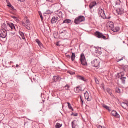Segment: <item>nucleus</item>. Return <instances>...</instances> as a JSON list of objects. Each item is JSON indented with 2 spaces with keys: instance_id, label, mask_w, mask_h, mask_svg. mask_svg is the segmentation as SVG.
<instances>
[{
  "instance_id": "25",
  "label": "nucleus",
  "mask_w": 128,
  "mask_h": 128,
  "mask_svg": "<svg viewBox=\"0 0 128 128\" xmlns=\"http://www.w3.org/2000/svg\"><path fill=\"white\" fill-rule=\"evenodd\" d=\"M56 14L60 18H62V12L60 11H58Z\"/></svg>"
},
{
  "instance_id": "6",
  "label": "nucleus",
  "mask_w": 128,
  "mask_h": 128,
  "mask_svg": "<svg viewBox=\"0 0 128 128\" xmlns=\"http://www.w3.org/2000/svg\"><path fill=\"white\" fill-rule=\"evenodd\" d=\"M96 36L99 38H102L104 40L106 39V37L105 36L103 35L102 33H100L98 31H96L95 33Z\"/></svg>"
},
{
  "instance_id": "28",
  "label": "nucleus",
  "mask_w": 128,
  "mask_h": 128,
  "mask_svg": "<svg viewBox=\"0 0 128 128\" xmlns=\"http://www.w3.org/2000/svg\"><path fill=\"white\" fill-rule=\"evenodd\" d=\"M77 77L78 79L80 80H82L85 81L84 78V77L78 75L77 76Z\"/></svg>"
},
{
  "instance_id": "37",
  "label": "nucleus",
  "mask_w": 128,
  "mask_h": 128,
  "mask_svg": "<svg viewBox=\"0 0 128 128\" xmlns=\"http://www.w3.org/2000/svg\"><path fill=\"white\" fill-rule=\"evenodd\" d=\"M120 0H117V1H116V4H120Z\"/></svg>"
},
{
  "instance_id": "46",
  "label": "nucleus",
  "mask_w": 128,
  "mask_h": 128,
  "mask_svg": "<svg viewBox=\"0 0 128 128\" xmlns=\"http://www.w3.org/2000/svg\"><path fill=\"white\" fill-rule=\"evenodd\" d=\"M66 56L68 58H70V55H67Z\"/></svg>"
},
{
  "instance_id": "39",
  "label": "nucleus",
  "mask_w": 128,
  "mask_h": 128,
  "mask_svg": "<svg viewBox=\"0 0 128 128\" xmlns=\"http://www.w3.org/2000/svg\"><path fill=\"white\" fill-rule=\"evenodd\" d=\"M26 23L28 25H30V22L28 20H26Z\"/></svg>"
},
{
  "instance_id": "38",
  "label": "nucleus",
  "mask_w": 128,
  "mask_h": 128,
  "mask_svg": "<svg viewBox=\"0 0 128 128\" xmlns=\"http://www.w3.org/2000/svg\"><path fill=\"white\" fill-rule=\"evenodd\" d=\"M95 80L96 81V84H99V82L98 80L96 78H95Z\"/></svg>"
},
{
  "instance_id": "34",
  "label": "nucleus",
  "mask_w": 128,
  "mask_h": 128,
  "mask_svg": "<svg viewBox=\"0 0 128 128\" xmlns=\"http://www.w3.org/2000/svg\"><path fill=\"white\" fill-rule=\"evenodd\" d=\"M71 116H77L78 115V114L77 113H74L72 112L71 114Z\"/></svg>"
},
{
  "instance_id": "54",
  "label": "nucleus",
  "mask_w": 128,
  "mask_h": 128,
  "mask_svg": "<svg viewBox=\"0 0 128 128\" xmlns=\"http://www.w3.org/2000/svg\"><path fill=\"white\" fill-rule=\"evenodd\" d=\"M56 45L58 46V44H56Z\"/></svg>"
},
{
  "instance_id": "7",
  "label": "nucleus",
  "mask_w": 128,
  "mask_h": 128,
  "mask_svg": "<svg viewBox=\"0 0 128 128\" xmlns=\"http://www.w3.org/2000/svg\"><path fill=\"white\" fill-rule=\"evenodd\" d=\"M7 30H0V37L2 38H5L6 36Z\"/></svg>"
},
{
  "instance_id": "33",
  "label": "nucleus",
  "mask_w": 128,
  "mask_h": 128,
  "mask_svg": "<svg viewBox=\"0 0 128 128\" xmlns=\"http://www.w3.org/2000/svg\"><path fill=\"white\" fill-rule=\"evenodd\" d=\"M70 87V86L68 85V84H66L65 86H64V88L66 90H69V88Z\"/></svg>"
},
{
  "instance_id": "32",
  "label": "nucleus",
  "mask_w": 128,
  "mask_h": 128,
  "mask_svg": "<svg viewBox=\"0 0 128 128\" xmlns=\"http://www.w3.org/2000/svg\"><path fill=\"white\" fill-rule=\"evenodd\" d=\"M67 104H68V108L69 109H72L73 108H72V106H71V104L70 103L68 102H67Z\"/></svg>"
},
{
  "instance_id": "55",
  "label": "nucleus",
  "mask_w": 128,
  "mask_h": 128,
  "mask_svg": "<svg viewBox=\"0 0 128 128\" xmlns=\"http://www.w3.org/2000/svg\"><path fill=\"white\" fill-rule=\"evenodd\" d=\"M104 128H106L105 127H104Z\"/></svg>"
},
{
  "instance_id": "16",
  "label": "nucleus",
  "mask_w": 128,
  "mask_h": 128,
  "mask_svg": "<svg viewBox=\"0 0 128 128\" xmlns=\"http://www.w3.org/2000/svg\"><path fill=\"white\" fill-rule=\"evenodd\" d=\"M116 11L118 14H121L124 13L123 10L122 8H118Z\"/></svg>"
},
{
  "instance_id": "51",
  "label": "nucleus",
  "mask_w": 128,
  "mask_h": 128,
  "mask_svg": "<svg viewBox=\"0 0 128 128\" xmlns=\"http://www.w3.org/2000/svg\"><path fill=\"white\" fill-rule=\"evenodd\" d=\"M70 109L72 110V111H74V110L73 109V108H72V109Z\"/></svg>"
},
{
  "instance_id": "30",
  "label": "nucleus",
  "mask_w": 128,
  "mask_h": 128,
  "mask_svg": "<svg viewBox=\"0 0 128 128\" xmlns=\"http://www.w3.org/2000/svg\"><path fill=\"white\" fill-rule=\"evenodd\" d=\"M62 126V124H60L57 123L56 125V128H60Z\"/></svg>"
},
{
  "instance_id": "21",
  "label": "nucleus",
  "mask_w": 128,
  "mask_h": 128,
  "mask_svg": "<svg viewBox=\"0 0 128 128\" xmlns=\"http://www.w3.org/2000/svg\"><path fill=\"white\" fill-rule=\"evenodd\" d=\"M76 121L74 120L72 122V128H77L78 126L76 123Z\"/></svg>"
},
{
  "instance_id": "15",
  "label": "nucleus",
  "mask_w": 128,
  "mask_h": 128,
  "mask_svg": "<svg viewBox=\"0 0 128 128\" xmlns=\"http://www.w3.org/2000/svg\"><path fill=\"white\" fill-rule=\"evenodd\" d=\"M111 114L112 116H114L115 117L117 118H119L120 117V116L116 111L112 110L111 112Z\"/></svg>"
},
{
  "instance_id": "4",
  "label": "nucleus",
  "mask_w": 128,
  "mask_h": 128,
  "mask_svg": "<svg viewBox=\"0 0 128 128\" xmlns=\"http://www.w3.org/2000/svg\"><path fill=\"white\" fill-rule=\"evenodd\" d=\"M80 61L81 62V64L84 66H86L87 65V62H86L85 56L83 54H82L80 55Z\"/></svg>"
},
{
  "instance_id": "11",
  "label": "nucleus",
  "mask_w": 128,
  "mask_h": 128,
  "mask_svg": "<svg viewBox=\"0 0 128 128\" xmlns=\"http://www.w3.org/2000/svg\"><path fill=\"white\" fill-rule=\"evenodd\" d=\"M59 21V19L58 17H53L51 20V23L52 24L55 23Z\"/></svg>"
},
{
  "instance_id": "53",
  "label": "nucleus",
  "mask_w": 128,
  "mask_h": 128,
  "mask_svg": "<svg viewBox=\"0 0 128 128\" xmlns=\"http://www.w3.org/2000/svg\"><path fill=\"white\" fill-rule=\"evenodd\" d=\"M12 63V62H10V64H11V63Z\"/></svg>"
},
{
  "instance_id": "17",
  "label": "nucleus",
  "mask_w": 128,
  "mask_h": 128,
  "mask_svg": "<svg viewBox=\"0 0 128 128\" xmlns=\"http://www.w3.org/2000/svg\"><path fill=\"white\" fill-rule=\"evenodd\" d=\"M66 32V31L64 30H63L62 29H60L59 31V34L60 36H64Z\"/></svg>"
},
{
  "instance_id": "20",
  "label": "nucleus",
  "mask_w": 128,
  "mask_h": 128,
  "mask_svg": "<svg viewBox=\"0 0 128 128\" xmlns=\"http://www.w3.org/2000/svg\"><path fill=\"white\" fill-rule=\"evenodd\" d=\"M36 42L38 43V45L39 46H40V48L42 49L43 48V45L39 40L38 39H36Z\"/></svg>"
},
{
  "instance_id": "1",
  "label": "nucleus",
  "mask_w": 128,
  "mask_h": 128,
  "mask_svg": "<svg viewBox=\"0 0 128 128\" xmlns=\"http://www.w3.org/2000/svg\"><path fill=\"white\" fill-rule=\"evenodd\" d=\"M85 20V17L84 16H80L76 18L74 20V23L76 24H78Z\"/></svg>"
},
{
  "instance_id": "42",
  "label": "nucleus",
  "mask_w": 128,
  "mask_h": 128,
  "mask_svg": "<svg viewBox=\"0 0 128 128\" xmlns=\"http://www.w3.org/2000/svg\"><path fill=\"white\" fill-rule=\"evenodd\" d=\"M11 17L12 18L14 19H16V20H17V19H18V18H16V17L15 16H11Z\"/></svg>"
},
{
  "instance_id": "47",
  "label": "nucleus",
  "mask_w": 128,
  "mask_h": 128,
  "mask_svg": "<svg viewBox=\"0 0 128 128\" xmlns=\"http://www.w3.org/2000/svg\"><path fill=\"white\" fill-rule=\"evenodd\" d=\"M22 25L23 26H26V24H25V23L24 22H23L22 23Z\"/></svg>"
},
{
  "instance_id": "41",
  "label": "nucleus",
  "mask_w": 128,
  "mask_h": 128,
  "mask_svg": "<svg viewBox=\"0 0 128 128\" xmlns=\"http://www.w3.org/2000/svg\"><path fill=\"white\" fill-rule=\"evenodd\" d=\"M96 53H98L99 54H101L102 52H99L98 51H96Z\"/></svg>"
},
{
  "instance_id": "31",
  "label": "nucleus",
  "mask_w": 128,
  "mask_h": 128,
  "mask_svg": "<svg viewBox=\"0 0 128 128\" xmlns=\"http://www.w3.org/2000/svg\"><path fill=\"white\" fill-rule=\"evenodd\" d=\"M115 91L117 93H120V89L118 87H117L115 89Z\"/></svg>"
},
{
  "instance_id": "44",
  "label": "nucleus",
  "mask_w": 128,
  "mask_h": 128,
  "mask_svg": "<svg viewBox=\"0 0 128 128\" xmlns=\"http://www.w3.org/2000/svg\"><path fill=\"white\" fill-rule=\"evenodd\" d=\"M105 18H106V19H110V16H108V17H106H106H105Z\"/></svg>"
},
{
  "instance_id": "43",
  "label": "nucleus",
  "mask_w": 128,
  "mask_h": 128,
  "mask_svg": "<svg viewBox=\"0 0 128 128\" xmlns=\"http://www.w3.org/2000/svg\"><path fill=\"white\" fill-rule=\"evenodd\" d=\"M25 27H26L28 30H30V27H28L27 25H26V26H25Z\"/></svg>"
},
{
  "instance_id": "9",
  "label": "nucleus",
  "mask_w": 128,
  "mask_h": 128,
  "mask_svg": "<svg viewBox=\"0 0 128 128\" xmlns=\"http://www.w3.org/2000/svg\"><path fill=\"white\" fill-rule=\"evenodd\" d=\"M7 26L8 27V28H10V30H15L16 31L14 25V24L11 22L8 23H7Z\"/></svg>"
},
{
  "instance_id": "56",
  "label": "nucleus",
  "mask_w": 128,
  "mask_h": 128,
  "mask_svg": "<svg viewBox=\"0 0 128 128\" xmlns=\"http://www.w3.org/2000/svg\"><path fill=\"white\" fill-rule=\"evenodd\" d=\"M123 43H124V41H123Z\"/></svg>"
},
{
  "instance_id": "23",
  "label": "nucleus",
  "mask_w": 128,
  "mask_h": 128,
  "mask_svg": "<svg viewBox=\"0 0 128 128\" xmlns=\"http://www.w3.org/2000/svg\"><path fill=\"white\" fill-rule=\"evenodd\" d=\"M106 91H107V92L109 93L111 96L113 97L114 96L113 94L111 92V90H110L109 88H107L106 89Z\"/></svg>"
},
{
  "instance_id": "3",
  "label": "nucleus",
  "mask_w": 128,
  "mask_h": 128,
  "mask_svg": "<svg viewBox=\"0 0 128 128\" xmlns=\"http://www.w3.org/2000/svg\"><path fill=\"white\" fill-rule=\"evenodd\" d=\"M119 75L118 76L120 80L121 81L122 83L125 84V80L126 79V75H125L124 73L123 72H121L120 73L118 74V75Z\"/></svg>"
},
{
  "instance_id": "13",
  "label": "nucleus",
  "mask_w": 128,
  "mask_h": 128,
  "mask_svg": "<svg viewBox=\"0 0 128 128\" xmlns=\"http://www.w3.org/2000/svg\"><path fill=\"white\" fill-rule=\"evenodd\" d=\"M6 3L8 4L7 6H8L10 8V10L15 12L16 11V10L14 8V7L12 5V4L10 3V2L8 0H6Z\"/></svg>"
},
{
  "instance_id": "36",
  "label": "nucleus",
  "mask_w": 128,
  "mask_h": 128,
  "mask_svg": "<svg viewBox=\"0 0 128 128\" xmlns=\"http://www.w3.org/2000/svg\"><path fill=\"white\" fill-rule=\"evenodd\" d=\"M51 13V11L50 10H48L46 11V14H49Z\"/></svg>"
},
{
  "instance_id": "10",
  "label": "nucleus",
  "mask_w": 128,
  "mask_h": 128,
  "mask_svg": "<svg viewBox=\"0 0 128 128\" xmlns=\"http://www.w3.org/2000/svg\"><path fill=\"white\" fill-rule=\"evenodd\" d=\"M98 5V2L95 1H93L90 4L89 7L90 9H92L94 6Z\"/></svg>"
},
{
  "instance_id": "12",
  "label": "nucleus",
  "mask_w": 128,
  "mask_h": 128,
  "mask_svg": "<svg viewBox=\"0 0 128 128\" xmlns=\"http://www.w3.org/2000/svg\"><path fill=\"white\" fill-rule=\"evenodd\" d=\"M113 26L112 24H111V26H109V27L111 28H112V31L114 32H118L120 29L119 27H116L114 28H113Z\"/></svg>"
},
{
  "instance_id": "52",
  "label": "nucleus",
  "mask_w": 128,
  "mask_h": 128,
  "mask_svg": "<svg viewBox=\"0 0 128 128\" xmlns=\"http://www.w3.org/2000/svg\"><path fill=\"white\" fill-rule=\"evenodd\" d=\"M12 34H13V35H14L15 34V32H14L13 33H12Z\"/></svg>"
},
{
  "instance_id": "8",
  "label": "nucleus",
  "mask_w": 128,
  "mask_h": 128,
  "mask_svg": "<svg viewBox=\"0 0 128 128\" xmlns=\"http://www.w3.org/2000/svg\"><path fill=\"white\" fill-rule=\"evenodd\" d=\"M122 108L125 109H128V101H126L124 102H122L120 104Z\"/></svg>"
},
{
  "instance_id": "49",
  "label": "nucleus",
  "mask_w": 128,
  "mask_h": 128,
  "mask_svg": "<svg viewBox=\"0 0 128 128\" xmlns=\"http://www.w3.org/2000/svg\"><path fill=\"white\" fill-rule=\"evenodd\" d=\"M80 99H81V101H82V104H83V100H82V99L81 98V97L80 96Z\"/></svg>"
},
{
  "instance_id": "40",
  "label": "nucleus",
  "mask_w": 128,
  "mask_h": 128,
  "mask_svg": "<svg viewBox=\"0 0 128 128\" xmlns=\"http://www.w3.org/2000/svg\"><path fill=\"white\" fill-rule=\"evenodd\" d=\"M39 14H40V17L41 20H43V17H42V14L41 13H40Z\"/></svg>"
},
{
  "instance_id": "27",
  "label": "nucleus",
  "mask_w": 128,
  "mask_h": 128,
  "mask_svg": "<svg viewBox=\"0 0 128 128\" xmlns=\"http://www.w3.org/2000/svg\"><path fill=\"white\" fill-rule=\"evenodd\" d=\"M18 33L20 35V36H21L22 38V39H24L25 38V37L24 36V33H23L22 32H21L19 30L18 32Z\"/></svg>"
},
{
  "instance_id": "45",
  "label": "nucleus",
  "mask_w": 128,
  "mask_h": 128,
  "mask_svg": "<svg viewBox=\"0 0 128 128\" xmlns=\"http://www.w3.org/2000/svg\"><path fill=\"white\" fill-rule=\"evenodd\" d=\"M98 128H102V126L100 125H98Z\"/></svg>"
},
{
  "instance_id": "19",
  "label": "nucleus",
  "mask_w": 128,
  "mask_h": 128,
  "mask_svg": "<svg viewBox=\"0 0 128 128\" xmlns=\"http://www.w3.org/2000/svg\"><path fill=\"white\" fill-rule=\"evenodd\" d=\"M2 28L3 30H4L9 31L10 30V28H8V27L7 26V25H6L5 24L3 23L2 24Z\"/></svg>"
},
{
  "instance_id": "14",
  "label": "nucleus",
  "mask_w": 128,
  "mask_h": 128,
  "mask_svg": "<svg viewBox=\"0 0 128 128\" xmlns=\"http://www.w3.org/2000/svg\"><path fill=\"white\" fill-rule=\"evenodd\" d=\"M61 78L58 76H53V80L54 81L56 82H59L61 80Z\"/></svg>"
},
{
  "instance_id": "29",
  "label": "nucleus",
  "mask_w": 128,
  "mask_h": 128,
  "mask_svg": "<svg viewBox=\"0 0 128 128\" xmlns=\"http://www.w3.org/2000/svg\"><path fill=\"white\" fill-rule=\"evenodd\" d=\"M103 107H104V108H105L106 109L108 110V111L110 112V108L108 106H107L104 105L103 106Z\"/></svg>"
},
{
  "instance_id": "50",
  "label": "nucleus",
  "mask_w": 128,
  "mask_h": 128,
  "mask_svg": "<svg viewBox=\"0 0 128 128\" xmlns=\"http://www.w3.org/2000/svg\"><path fill=\"white\" fill-rule=\"evenodd\" d=\"M18 66L19 65L18 64H16V67L17 68H18Z\"/></svg>"
},
{
  "instance_id": "26",
  "label": "nucleus",
  "mask_w": 128,
  "mask_h": 128,
  "mask_svg": "<svg viewBox=\"0 0 128 128\" xmlns=\"http://www.w3.org/2000/svg\"><path fill=\"white\" fill-rule=\"evenodd\" d=\"M75 57V54L74 53L72 52V55L71 56V59L72 61H74Z\"/></svg>"
},
{
  "instance_id": "5",
  "label": "nucleus",
  "mask_w": 128,
  "mask_h": 128,
  "mask_svg": "<svg viewBox=\"0 0 128 128\" xmlns=\"http://www.w3.org/2000/svg\"><path fill=\"white\" fill-rule=\"evenodd\" d=\"M98 13L99 16L101 17V18H104L106 17L105 14L104 12V10L100 8L98 9Z\"/></svg>"
},
{
  "instance_id": "48",
  "label": "nucleus",
  "mask_w": 128,
  "mask_h": 128,
  "mask_svg": "<svg viewBox=\"0 0 128 128\" xmlns=\"http://www.w3.org/2000/svg\"><path fill=\"white\" fill-rule=\"evenodd\" d=\"M18 0L20 2H23L25 0Z\"/></svg>"
},
{
  "instance_id": "18",
  "label": "nucleus",
  "mask_w": 128,
  "mask_h": 128,
  "mask_svg": "<svg viewBox=\"0 0 128 128\" xmlns=\"http://www.w3.org/2000/svg\"><path fill=\"white\" fill-rule=\"evenodd\" d=\"M84 95L85 98L87 99L88 101H90L91 100V98H89V96L88 95V93L87 91H86V92L84 93Z\"/></svg>"
},
{
  "instance_id": "57",
  "label": "nucleus",
  "mask_w": 128,
  "mask_h": 128,
  "mask_svg": "<svg viewBox=\"0 0 128 128\" xmlns=\"http://www.w3.org/2000/svg\"><path fill=\"white\" fill-rule=\"evenodd\" d=\"M0 122H1V121H0Z\"/></svg>"
},
{
  "instance_id": "22",
  "label": "nucleus",
  "mask_w": 128,
  "mask_h": 128,
  "mask_svg": "<svg viewBox=\"0 0 128 128\" xmlns=\"http://www.w3.org/2000/svg\"><path fill=\"white\" fill-rule=\"evenodd\" d=\"M75 91L76 93H78L82 91V88L81 87L78 86L74 88Z\"/></svg>"
},
{
  "instance_id": "35",
  "label": "nucleus",
  "mask_w": 128,
  "mask_h": 128,
  "mask_svg": "<svg viewBox=\"0 0 128 128\" xmlns=\"http://www.w3.org/2000/svg\"><path fill=\"white\" fill-rule=\"evenodd\" d=\"M125 58H124V56L123 57H122L120 59H117V62H119V61H120L122 60L123 59H125Z\"/></svg>"
},
{
  "instance_id": "2",
  "label": "nucleus",
  "mask_w": 128,
  "mask_h": 128,
  "mask_svg": "<svg viewBox=\"0 0 128 128\" xmlns=\"http://www.w3.org/2000/svg\"><path fill=\"white\" fill-rule=\"evenodd\" d=\"M100 60L99 58L96 59L91 62V64L92 66L98 68L100 67Z\"/></svg>"
},
{
  "instance_id": "24",
  "label": "nucleus",
  "mask_w": 128,
  "mask_h": 128,
  "mask_svg": "<svg viewBox=\"0 0 128 128\" xmlns=\"http://www.w3.org/2000/svg\"><path fill=\"white\" fill-rule=\"evenodd\" d=\"M71 20L69 19H66L63 21L62 22V24L64 23H67L68 24L71 22Z\"/></svg>"
}]
</instances>
